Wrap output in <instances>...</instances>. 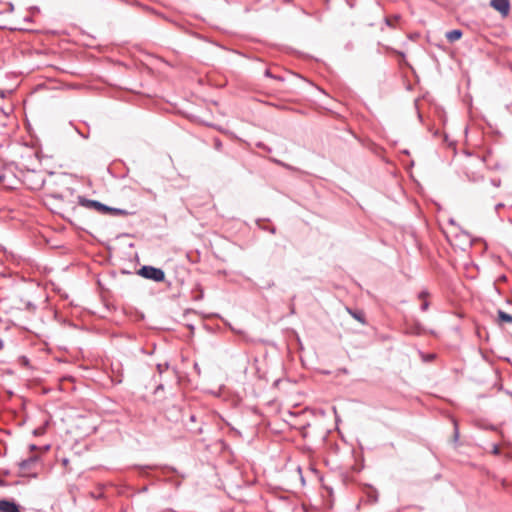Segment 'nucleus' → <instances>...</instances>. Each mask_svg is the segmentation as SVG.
<instances>
[{
	"instance_id": "nucleus-20",
	"label": "nucleus",
	"mask_w": 512,
	"mask_h": 512,
	"mask_svg": "<svg viewBox=\"0 0 512 512\" xmlns=\"http://www.w3.org/2000/svg\"><path fill=\"white\" fill-rule=\"evenodd\" d=\"M435 358V354H428L426 357H425V360L426 361H431Z\"/></svg>"
},
{
	"instance_id": "nucleus-28",
	"label": "nucleus",
	"mask_w": 512,
	"mask_h": 512,
	"mask_svg": "<svg viewBox=\"0 0 512 512\" xmlns=\"http://www.w3.org/2000/svg\"><path fill=\"white\" fill-rule=\"evenodd\" d=\"M190 420H191V421H195V420H196L195 415H191V416H190Z\"/></svg>"
},
{
	"instance_id": "nucleus-9",
	"label": "nucleus",
	"mask_w": 512,
	"mask_h": 512,
	"mask_svg": "<svg viewBox=\"0 0 512 512\" xmlns=\"http://www.w3.org/2000/svg\"><path fill=\"white\" fill-rule=\"evenodd\" d=\"M368 502L371 504H375L378 502V493L376 490H373L371 493L367 495Z\"/></svg>"
},
{
	"instance_id": "nucleus-16",
	"label": "nucleus",
	"mask_w": 512,
	"mask_h": 512,
	"mask_svg": "<svg viewBox=\"0 0 512 512\" xmlns=\"http://www.w3.org/2000/svg\"><path fill=\"white\" fill-rule=\"evenodd\" d=\"M164 368L165 369L168 368V364H165L164 366L162 364L157 365V369H158L159 373H163Z\"/></svg>"
},
{
	"instance_id": "nucleus-2",
	"label": "nucleus",
	"mask_w": 512,
	"mask_h": 512,
	"mask_svg": "<svg viewBox=\"0 0 512 512\" xmlns=\"http://www.w3.org/2000/svg\"><path fill=\"white\" fill-rule=\"evenodd\" d=\"M38 461L37 456H31L25 460L19 462V469L21 471V476H29L36 477L37 473L34 471V467Z\"/></svg>"
},
{
	"instance_id": "nucleus-25",
	"label": "nucleus",
	"mask_w": 512,
	"mask_h": 512,
	"mask_svg": "<svg viewBox=\"0 0 512 512\" xmlns=\"http://www.w3.org/2000/svg\"><path fill=\"white\" fill-rule=\"evenodd\" d=\"M51 196L56 199H62V195L60 194H52Z\"/></svg>"
},
{
	"instance_id": "nucleus-31",
	"label": "nucleus",
	"mask_w": 512,
	"mask_h": 512,
	"mask_svg": "<svg viewBox=\"0 0 512 512\" xmlns=\"http://www.w3.org/2000/svg\"><path fill=\"white\" fill-rule=\"evenodd\" d=\"M67 462H68V460H67V459H64L63 463H64L65 465L67 464Z\"/></svg>"
},
{
	"instance_id": "nucleus-5",
	"label": "nucleus",
	"mask_w": 512,
	"mask_h": 512,
	"mask_svg": "<svg viewBox=\"0 0 512 512\" xmlns=\"http://www.w3.org/2000/svg\"><path fill=\"white\" fill-rule=\"evenodd\" d=\"M0 511L1 512H20L18 505L11 500L1 499L0 500Z\"/></svg>"
},
{
	"instance_id": "nucleus-23",
	"label": "nucleus",
	"mask_w": 512,
	"mask_h": 512,
	"mask_svg": "<svg viewBox=\"0 0 512 512\" xmlns=\"http://www.w3.org/2000/svg\"><path fill=\"white\" fill-rule=\"evenodd\" d=\"M273 79L277 80V81H283L284 78L282 76H279V75H274Z\"/></svg>"
},
{
	"instance_id": "nucleus-11",
	"label": "nucleus",
	"mask_w": 512,
	"mask_h": 512,
	"mask_svg": "<svg viewBox=\"0 0 512 512\" xmlns=\"http://www.w3.org/2000/svg\"><path fill=\"white\" fill-rule=\"evenodd\" d=\"M23 304H24L25 310H27L29 312H35L36 305L34 303H32L31 301H25Z\"/></svg>"
},
{
	"instance_id": "nucleus-26",
	"label": "nucleus",
	"mask_w": 512,
	"mask_h": 512,
	"mask_svg": "<svg viewBox=\"0 0 512 512\" xmlns=\"http://www.w3.org/2000/svg\"><path fill=\"white\" fill-rule=\"evenodd\" d=\"M269 231H270L272 234H275L276 229H275V227H272V228H270V229H269Z\"/></svg>"
},
{
	"instance_id": "nucleus-32",
	"label": "nucleus",
	"mask_w": 512,
	"mask_h": 512,
	"mask_svg": "<svg viewBox=\"0 0 512 512\" xmlns=\"http://www.w3.org/2000/svg\"><path fill=\"white\" fill-rule=\"evenodd\" d=\"M4 176L1 174L0 175V181L3 180Z\"/></svg>"
},
{
	"instance_id": "nucleus-14",
	"label": "nucleus",
	"mask_w": 512,
	"mask_h": 512,
	"mask_svg": "<svg viewBox=\"0 0 512 512\" xmlns=\"http://www.w3.org/2000/svg\"><path fill=\"white\" fill-rule=\"evenodd\" d=\"M429 305H430V304H429V301H428V300H424V301L422 302L421 306H420V310H421L422 312L427 311V310H428V308H429Z\"/></svg>"
},
{
	"instance_id": "nucleus-10",
	"label": "nucleus",
	"mask_w": 512,
	"mask_h": 512,
	"mask_svg": "<svg viewBox=\"0 0 512 512\" xmlns=\"http://www.w3.org/2000/svg\"><path fill=\"white\" fill-rule=\"evenodd\" d=\"M107 213H111V214H114V215H127L128 214V212L126 210L118 209V208H112V207H109Z\"/></svg>"
},
{
	"instance_id": "nucleus-4",
	"label": "nucleus",
	"mask_w": 512,
	"mask_h": 512,
	"mask_svg": "<svg viewBox=\"0 0 512 512\" xmlns=\"http://www.w3.org/2000/svg\"><path fill=\"white\" fill-rule=\"evenodd\" d=\"M79 203H80V205H82L84 207L94 208L95 210L102 212V213H107L108 209H109L108 206L100 203L99 201L89 200L84 197H79Z\"/></svg>"
},
{
	"instance_id": "nucleus-7",
	"label": "nucleus",
	"mask_w": 512,
	"mask_h": 512,
	"mask_svg": "<svg viewBox=\"0 0 512 512\" xmlns=\"http://www.w3.org/2000/svg\"><path fill=\"white\" fill-rule=\"evenodd\" d=\"M462 35H463L462 30L453 29V30L448 31L445 36L449 42H455V41L461 39Z\"/></svg>"
},
{
	"instance_id": "nucleus-13",
	"label": "nucleus",
	"mask_w": 512,
	"mask_h": 512,
	"mask_svg": "<svg viewBox=\"0 0 512 512\" xmlns=\"http://www.w3.org/2000/svg\"><path fill=\"white\" fill-rule=\"evenodd\" d=\"M309 470L311 471V473H313V474L315 475V477H317V478H319V479H320L319 474H318V470H317V468H316V465H315V464H311V465L309 466Z\"/></svg>"
},
{
	"instance_id": "nucleus-17",
	"label": "nucleus",
	"mask_w": 512,
	"mask_h": 512,
	"mask_svg": "<svg viewBox=\"0 0 512 512\" xmlns=\"http://www.w3.org/2000/svg\"><path fill=\"white\" fill-rule=\"evenodd\" d=\"M264 75L268 78H272L274 77V74L271 72L270 69H266L265 72H264Z\"/></svg>"
},
{
	"instance_id": "nucleus-21",
	"label": "nucleus",
	"mask_w": 512,
	"mask_h": 512,
	"mask_svg": "<svg viewBox=\"0 0 512 512\" xmlns=\"http://www.w3.org/2000/svg\"><path fill=\"white\" fill-rule=\"evenodd\" d=\"M492 452H493L494 454L498 455V454L500 453V449H499V447H498L497 445H495V446L493 447V451H492Z\"/></svg>"
},
{
	"instance_id": "nucleus-19",
	"label": "nucleus",
	"mask_w": 512,
	"mask_h": 512,
	"mask_svg": "<svg viewBox=\"0 0 512 512\" xmlns=\"http://www.w3.org/2000/svg\"><path fill=\"white\" fill-rule=\"evenodd\" d=\"M491 183L493 186L495 187H499L500 186V180H495V179H492L491 180Z\"/></svg>"
},
{
	"instance_id": "nucleus-24",
	"label": "nucleus",
	"mask_w": 512,
	"mask_h": 512,
	"mask_svg": "<svg viewBox=\"0 0 512 512\" xmlns=\"http://www.w3.org/2000/svg\"><path fill=\"white\" fill-rule=\"evenodd\" d=\"M221 146H222L221 142H220L219 140H216V141H215V147H216V149H220V148H221Z\"/></svg>"
},
{
	"instance_id": "nucleus-8",
	"label": "nucleus",
	"mask_w": 512,
	"mask_h": 512,
	"mask_svg": "<svg viewBox=\"0 0 512 512\" xmlns=\"http://www.w3.org/2000/svg\"><path fill=\"white\" fill-rule=\"evenodd\" d=\"M498 322L499 323H510L512 324V315L504 312L503 310H498Z\"/></svg>"
},
{
	"instance_id": "nucleus-18",
	"label": "nucleus",
	"mask_w": 512,
	"mask_h": 512,
	"mask_svg": "<svg viewBox=\"0 0 512 512\" xmlns=\"http://www.w3.org/2000/svg\"><path fill=\"white\" fill-rule=\"evenodd\" d=\"M459 438V432H458V428H457V425L455 424V431H454V441L456 442Z\"/></svg>"
},
{
	"instance_id": "nucleus-15",
	"label": "nucleus",
	"mask_w": 512,
	"mask_h": 512,
	"mask_svg": "<svg viewBox=\"0 0 512 512\" xmlns=\"http://www.w3.org/2000/svg\"><path fill=\"white\" fill-rule=\"evenodd\" d=\"M332 507H333V501L332 500L329 501V503H327V504L322 501V506H321L322 511L323 510H327V509H331Z\"/></svg>"
},
{
	"instance_id": "nucleus-29",
	"label": "nucleus",
	"mask_w": 512,
	"mask_h": 512,
	"mask_svg": "<svg viewBox=\"0 0 512 512\" xmlns=\"http://www.w3.org/2000/svg\"><path fill=\"white\" fill-rule=\"evenodd\" d=\"M386 24L389 25V26L391 25V23H390V21L388 19L386 20Z\"/></svg>"
},
{
	"instance_id": "nucleus-1",
	"label": "nucleus",
	"mask_w": 512,
	"mask_h": 512,
	"mask_svg": "<svg viewBox=\"0 0 512 512\" xmlns=\"http://www.w3.org/2000/svg\"><path fill=\"white\" fill-rule=\"evenodd\" d=\"M138 274L155 282H163L165 280V272L161 268L154 266L144 265L139 269Z\"/></svg>"
},
{
	"instance_id": "nucleus-27",
	"label": "nucleus",
	"mask_w": 512,
	"mask_h": 512,
	"mask_svg": "<svg viewBox=\"0 0 512 512\" xmlns=\"http://www.w3.org/2000/svg\"><path fill=\"white\" fill-rule=\"evenodd\" d=\"M503 206H504V205H503L502 203H499V204H497V205H496V209H499V208H501V207H503Z\"/></svg>"
},
{
	"instance_id": "nucleus-22",
	"label": "nucleus",
	"mask_w": 512,
	"mask_h": 512,
	"mask_svg": "<svg viewBox=\"0 0 512 512\" xmlns=\"http://www.w3.org/2000/svg\"><path fill=\"white\" fill-rule=\"evenodd\" d=\"M322 488H324L325 490H327V492L329 493V496H332V493H333L332 488L327 487V486H323V485H322Z\"/></svg>"
},
{
	"instance_id": "nucleus-30",
	"label": "nucleus",
	"mask_w": 512,
	"mask_h": 512,
	"mask_svg": "<svg viewBox=\"0 0 512 512\" xmlns=\"http://www.w3.org/2000/svg\"><path fill=\"white\" fill-rule=\"evenodd\" d=\"M162 388H163V386H162V385H159V386L157 387V390H158V389H162Z\"/></svg>"
},
{
	"instance_id": "nucleus-3",
	"label": "nucleus",
	"mask_w": 512,
	"mask_h": 512,
	"mask_svg": "<svg viewBox=\"0 0 512 512\" xmlns=\"http://www.w3.org/2000/svg\"><path fill=\"white\" fill-rule=\"evenodd\" d=\"M490 6L499 12L503 17H506L510 12V0H491Z\"/></svg>"
},
{
	"instance_id": "nucleus-12",
	"label": "nucleus",
	"mask_w": 512,
	"mask_h": 512,
	"mask_svg": "<svg viewBox=\"0 0 512 512\" xmlns=\"http://www.w3.org/2000/svg\"><path fill=\"white\" fill-rule=\"evenodd\" d=\"M429 296V292L427 290H423L421 291L419 294H418V298L421 299V300H427Z\"/></svg>"
},
{
	"instance_id": "nucleus-6",
	"label": "nucleus",
	"mask_w": 512,
	"mask_h": 512,
	"mask_svg": "<svg viewBox=\"0 0 512 512\" xmlns=\"http://www.w3.org/2000/svg\"><path fill=\"white\" fill-rule=\"evenodd\" d=\"M348 313L355 319L357 320L358 322H360L361 324H366V320H365V314L362 310L360 309H351L349 307L346 308Z\"/></svg>"
}]
</instances>
